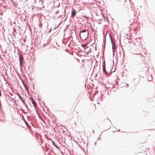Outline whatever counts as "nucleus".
<instances>
[{
  "instance_id": "nucleus-4",
  "label": "nucleus",
  "mask_w": 155,
  "mask_h": 155,
  "mask_svg": "<svg viewBox=\"0 0 155 155\" xmlns=\"http://www.w3.org/2000/svg\"><path fill=\"white\" fill-rule=\"evenodd\" d=\"M103 70L104 72L105 73V74H108V73L107 72L106 68H105V63L104 62V64H103Z\"/></svg>"
},
{
  "instance_id": "nucleus-3",
  "label": "nucleus",
  "mask_w": 155,
  "mask_h": 155,
  "mask_svg": "<svg viewBox=\"0 0 155 155\" xmlns=\"http://www.w3.org/2000/svg\"><path fill=\"white\" fill-rule=\"evenodd\" d=\"M29 99L31 101L32 103L33 104L34 106L35 107H36V104L35 101H34L33 98L32 97H30L29 98Z\"/></svg>"
},
{
  "instance_id": "nucleus-2",
  "label": "nucleus",
  "mask_w": 155,
  "mask_h": 155,
  "mask_svg": "<svg viewBox=\"0 0 155 155\" xmlns=\"http://www.w3.org/2000/svg\"><path fill=\"white\" fill-rule=\"evenodd\" d=\"M19 59L20 61V64L21 65V64H23V62L24 60V58L22 55H20L19 56Z\"/></svg>"
},
{
  "instance_id": "nucleus-9",
  "label": "nucleus",
  "mask_w": 155,
  "mask_h": 155,
  "mask_svg": "<svg viewBox=\"0 0 155 155\" xmlns=\"http://www.w3.org/2000/svg\"><path fill=\"white\" fill-rule=\"evenodd\" d=\"M147 69H144V71H147Z\"/></svg>"
},
{
  "instance_id": "nucleus-6",
  "label": "nucleus",
  "mask_w": 155,
  "mask_h": 155,
  "mask_svg": "<svg viewBox=\"0 0 155 155\" xmlns=\"http://www.w3.org/2000/svg\"><path fill=\"white\" fill-rule=\"evenodd\" d=\"M18 96L20 98V99L23 102H24V100L21 97L20 95H18Z\"/></svg>"
},
{
  "instance_id": "nucleus-7",
  "label": "nucleus",
  "mask_w": 155,
  "mask_h": 155,
  "mask_svg": "<svg viewBox=\"0 0 155 155\" xmlns=\"http://www.w3.org/2000/svg\"><path fill=\"white\" fill-rule=\"evenodd\" d=\"M52 143L53 144L54 146H55L56 147H57V148H58V147L55 144V143L54 142V141H52Z\"/></svg>"
},
{
  "instance_id": "nucleus-8",
  "label": "nucleus",
  "mask_w": 155,
  "mask_h": 155,
  "mask_svg": "<svg viewBox=\"0 0 155 155\" xmlns=\"http://www.w3.org/2000/svg\"><path fill=\"white\" fill-rule=\"evenodd\" d=\"M86 45L87 44H85L84 45H82V46L83 47H85L86 46Z\"/></svg>"
},
{
  "instance_id": "nucleus-5",
  "label": "nucleus",
  "mask_w": 155,
  "mask_h": 155,
  "mask_svg": "<svg viewBox=\"0 0 155 155\" xmlns=\"http://www.w3.org/2000/svg\"><path fill=\"white\" fill-rule=\"evenodd\" d=\"M76 13L75 11L74 10H73L71 13L72 16L73 17L75 15Z\"/></svg>"
},
{
  "instance_id": "nucleus-1",
  "label": "nucleus",
  "mask_w": 155,
  "mask_h": 155,
  "mask_svg": "<svg viewBox=\"0 0 155 155\" xmlns=\"http://www.w3.org/2000/svg\"><path fill=\"white\" fill-rule=\"evenodd\" d=\"M87 30H84L81 31L80 33V38L83 40H86L87 38L88 32L86 33Z\"/></svg>"
}]
</instances>
